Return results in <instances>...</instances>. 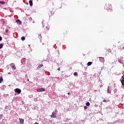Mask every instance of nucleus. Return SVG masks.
Wrapping results in <instances>:
<instances>
[{
  "label": "nucleus",
  "mask_w": 124,
  "mask_h": 124,
  "mask_svg": "<svg viewBox=\"0 0 124 124\" xmlns=\"http://www.w3.org/2000/svg\"><path fill=\"white\" fill-rule=\"evenodd\" d=\"M122 98H123V97H122Z\"/></svg>",
  "instance_id": "nucleus-37"
},
{
  "label": "nucleus",
  "mask_w": 124,
  "mask_h": 124,
  "mask_svg": "<svg viewBox=\"0 0 124 124\" xmlns=\"http://www.w3.org/2000/svg\"><path fill=\"white\" fill-rule=\"evenodd\" d=\"M58 113V110H54L52 113V115L50 116L51 118H56V114Z\"/></svg>",
  "instance_id": "nucleus-2"
},
{
  "label": "nucleus",
  "mask_w": 124,
  "mask_h": 124,
  "mask_svg": "<svg viewBox=\"0 0 124 124\" xmlns=\"http://www.w3.org/2000/svg\"><path fill=\"white\" fill-rule=\"evenodd\" d=\"M5 122H6V119H3L2 118H0V123H1L2 124H4V123H5Z\"/></svg>",
  "instance_id": "nucleus-6"
},
{
  "label": "nucleus",
  "mask_w": 124,
  "mask_h": 124,
  "mask_svg": "<svg viewBox=\"0 0 124 124\" xmlns=\"http://www.w3.org/2000/svg\"><path fill=\"white\" fill-rule=\"evenodd\" d=\"M57 70H61V68H58L57 69Z\"/></svg>",
  "instance_id": "nucleus-32"
},
{
  "label": "nucleus",
  "mask_w": 124,
  "mask_h": 124,
  "mask_svg": "<svg viewBox=\"0 0 124 124\" xmlns=\"http://www.w3.org/2000/svg\"><path fill=\"white\" fill-rule=\"evenodd\" d=\"M111 7H112V6L111 4L109 3H106V6H105V9L106 10H108V11H113V10L111 9Z\"/></svg>",
  "instance_id": "nucleus-1"
},
{
  "label": "nucleus",
  "mask_w": 124,
  "mask_h": 124,
  "mask_svg": "<svg viewBox=\"0 0 124 124\" xmlns=\"http://www.w3.org/2000/svg\"><path fill=\"white\" fill-rule=\"evenodd\" d=\"M112 90V87L111 86H108V90L107 92L108 93H111V92Z\"/></svg>",
  "instance_id": "nucleus-4"
},
{
  "label": "nucleus",
  "mask_w": 124,
  "mask_h": 124,
  "mask_svg": "<svg viewBox=\"0 0 124 124\" xmlns=\"http://www.w3.org/2000/svg\"><path fill=\"white\" fill-rule=\"evenodd\" d=\"M68 94L69 95H70V94H71V93H68Z\"/></svg>",
  "instance_id": "nucleus-33"
},
{
  "label": "nucleus",
  "mask_w": 124,
  "mask_h": 124,
  "mask_svg": "<svg viewBox=\"0 0 124 124\" xmlns=\"http://www.w3.org/2000/svg\"><path fill=\"white\" fill-rule=\"evenodd\" d=\"M1 40H2V37L0 36V41H1Z\"/></svg>",
  "instance_id": "nucleus-25"
},
{
  "label": "nucleus",
  "mask_w": 124,
  "mask_h": 124,
  "mask_svg": "<svg viewBox=\"0 0 124 124\" xmlns=\"http://www.w3.org/2000/svg\"><path fill=\"white\" fill-rule=\"evenodd\" d=\"M121 82L122 86H124V79H122Z\"/></svg>",
  "instance_id": "nucleus-15"
},
{
  "label": "nucleus",
  "mask_w": 124,
  "mask_h": 124,
  "mask_svg": "<svg viewBox=\"0 0 124 124\" xmlns=\"http://www.w3.org/2000/svg\"><path fill=\"white\" fill-rule=\"evenodd\" d=\"M37 92H45V89L44 88H39L37 90Z\"/></svg>",
  "instance_id": "nucleus-8"
},
{
  "label": "nucleus",
  "mask_w": 124,
  "mask_h": 124,
  "mask_svg": "<svg viewBox=\"0 0 124 124\" xmlns=\"http://www.w3.org/2000/svg\"><path fill=\"white\" fill-rule=\"evenodd\" d=\"M15 93H16L20 94L22 92V91H21V89L19 88H16V89H15Z\"/></svg>",
  "instance_id": "nucleus-3"
},
{
  "label": "nucleus",
  "mask_w": 124,
  "mask_h": 124,
  "mask_svg": "<svg viewBox=\"0 0 124 124\" xmlns=\"http://www.w3.org/2000/svg\"><path fill=\"white\" fill-rule=\"evenodd\" d=\"M118 62L120 63H122V62H123V57H121L120 58H118Z\"/></svg>",
  "instance_id": "nucleus-10"
},
{
  "label": "nucleus",
  "mask_w": 124,
  "mask_h": 124,
  "mask_svg": "<svg viewBox=\"0 0 124 124\" xmlns=\"http://www.w3.org/2000/svg\"><path fill=\"white\" fill-rule=\"evenodd\" d=\"M50 13L51 14V15H54L53 12H52V11H50Z\"/></svg>",
  "instance_id": "nucleus-27"
},
{
  "label": "nucleus",
  "mask_w": 124,
  "mask_h": 124,
  "mask_svg": "<svg viewBox=\"0 0 124 124\" xmlns=\"http://www.w3.org/2000/svg\"><path fill=\"white\" fill-rule=\"evenodd\" d=\"M92 64H93V62H89L87 63V66H90L92 65Z\"/></svg>",
  "instance_id": "nucleus-14"
},
{
  "label": "nucleus",
  "mask_w": 124,
  "mask_h": 124,
  "mask_svg": "<svg viewBox=\"0 0 124 124\" xmlns=\"http://www.w3.org/2000/svg\"><path fill=\"white\" fill-rule=\"evenodd\" d=\"M107 101H106V100H104L103 101V102H106Z\"/></svg>",
  "instance_id": "nucleus-31"
},
{
  "label": "nucleus",
  "mask_w": 124,
  "mask_h": 124,
  "mask_svg": "<svg viewBox=\"0 0 124 124\" xmlns=\"http://www.w3.org/2000/svg\"><path fill=\"white\" fill-rule=\"evenodd\" d=\"M84 108L85 109H86L88 108V107L86 106H84Z\"/></svg>",
  "instance_id": "nucleus-29"
},
{
  "label": "nucleus",
  "mask_w": 124,
  "mask_h": 124,
  "mask_svg": "<svg viewBox=\"0 0 124 124\" xmlns=\"http://www.w3.org/2000/svg\"><path fill=\"white\" fill-rule=\"evenodd\" d=\"M42 24L43 25V28H44V24H45V21L44 20H43L42 22Z\"/></svg>",
  "instance_id": "nucleus-20"
},
{
  "label": "nucleus",
  "mask_w": 124,
  "mask_h": 124,
  "mask_svg": "<svg viewBox=\"0 0 124 124\" xmlns=\"http://www.w3.org/2000/svg\"><path fill=\"white\" fill-rule=\"evenodd\" d=\"M68 120H69V119H68V118H67V121Z\"/></svg>",
  "instance_id": "nucleus-36"
},
{
  "label": "nucleus",
  "mask_w": 124,
  "mask_h": 124,
  "mask_svg": "<svg viewBox=\"0 0 124 124\" xmlns=\"http://www.w3.org/2000/svg\"><path fill=\"white\" fill-rule=\"evenodd\" d=\"M29 4L30 6H32V5H33V3H32V0H30L29 1Z\"/></svg>",
  "instance_id": "nucleus-13"
},
{
  "label": "nucleus",
  "mask_w": 124,
  "mask_h": 124,
  "mask_svg": "<svg viewBox=\"0 0 124 124\" xmlns=\"http://www.w3.org/2000/svg\"><path fill=\"white\" fill-rule=\"evenodd\" d=\"M19 122L20 124H24V119L22 118H19Z\"/></svg>",
  "instance_id": "nucleus-11"
},
{
  "label": "nucleus",
  "mask_w": 124,
  "mask_h": 124,
  "mask_svg": "<svg viewBox=\"0 0 124 124\" xmlns=\"http://www.w3.org/2000/svg\"><path fill=\"white\" fill-rule=\"evenodd\" d=\"M122 80H124V75H123L122 77Z\"/></svg>",
  "instance_id": "nucleus-26"
},
{
  "label": "nucleus",
  "mask_w": 124,
  "mask_h": 124,
  "mask_svg": "<svg viewBox=\"0 0 124 124\" xmlns=\"http://www.w3.org/2000/svg\"><path fill=\"white\" fill-rule=\"evenodd\" d=\"M43 66V64H42L39 65L36 68V70H38V69H40V68L41 67H42Z\"/></svg>",
  "instance_id": "nucleus-12"
},
{
  "label": "nucleus",
  "mask_w": 124,
  "mask_h": 124,
  "mask_svg": "<svg viewBox=\"0 0 124 124\" xmlns=\"http://www.w3.org/2000/svg\"><path fill=\"white\" fill-rule=\"evenodd\" d=\"M74 76H78V73H77V72H75V73H74Z\"/></svg>",
  "instance_id": "nucleus-22"
},
{
  "label": "nucleus",
  "mask_w": 124,
  "mask_h": 124,
  "mask_svg": "<svg viewBox=\"0 0 124 124\" xmlns=\"http://www.w3.org/2000/svg\"><path fill=\"white\" fill-rule=\"evenodd\" d=\"M90 105H91V104H90V102H87V103H86V106H90Z\"/></svg>",
  "instance_id": "nucleus-17"
},
{
  "label": "nucleus",
  "mask_w": 124,
  "mask_h": 124,
  "mask_svg": "<svg viewBox=\"0 0 124 124\" xmlns=\"http://www.w3.org/2000/svg\"><path fill=\"white\" fill-rule=\"evenodd\" d=\"M39 38L40 39L41 38H42V37H41V35H39Z\"/></svg>",
  "instance_id": "nucleus-24"
},
{
  "label": "nucleus",
  "mask_w": 124,
  "mask_h": 124,
  "mask_svg": "<svg viewBox=\"0 0 124 124\" xmlns=\"http://www.w3.org/2000/svg\"><path fill=\"white\" fill-rule=\"evenodd\" d=\"M0 3L1 4H5V2L0 0Z\"/></svg>",
  "instance_id": "nucleus-18"
},
{
  "label": "nucleus",
  "mask_w": 124,
  "mask_h": 124,
  "mask_svg": "<svg viewBox=\"0 0 124 124\" xmlns=\"http://www.w3.org/2000/svg\"><path fill=\"white\" fill-rule=\"evenodd\" d=\"M16 22L17 24V25H21L22 24V21L20 19H16Z\"/></svg>",
  "instance_id": "nucleus-5"
},
{
  "label": "nucleus",
  "mask_w": 124,
  "mask_h": 124,
  "mask_svg": "<svg viewBox=\"0 0 124 124\" xmlns=\"http://www.w3.org/2000/svg\"><path fill=\"white\" fill-rule=\"evenodd\" d=\"M5 32H6V33H7V32H8V30H5Z\"/></svg>",
  "instance_id": "nucleus-28"
},
{
  "label": "nucleus",
  "mask_w": 124,
  "mask_h": 124,
  "mask_svg": "<svg viewBox=\"0 0 124 124\" xmlns=\"http://www.w3.org/2000/svg\"><path fill=\"white\" fill-rule=\"evenodd\" d=\"M28 46H29V47H31V45H28Z\"/></svg>",
  "instance_id": "nucleus-34"
},
{
  "label": "nucleus",
  "mask_w": 124,
  "mask_h": 124,
  "mask_svg": "<svg viewBox=\"0 0 124 124\" xmlns=\"http://www.w3.org/2000/svg\"><path fill=\"white\" fill-rule=\"evenodd\" d=\"M13 65V66H12ZM10 66H12V68L14 70H16V66L15 65L14 63H11L10 64Z\"/></svg>",
  "instance_id": "nucleus-7"
},
{
  "label": "nucleus",
  "mask_w": 124,
  "mask_h": 124,
  "mask_svg": "<svg viewBox=\"0 0 124 124\" xmlns=\"http://www.w3.org/2000/svg\"><path fill=\"white\" fill-rule=\"evenodd\" d=\"M99 61L101 62H104V58L103 57H99Z\"/></svg>",
  "instance_id": "nucleus-9"
},
{
  "label": "nucleus",
  "mask_w": 124,
  "mask_h": 124,
  "mask_svg": "<svg viewBox=\"0 0 124 124\" xmlns=\"http://www.w3.org/2000/svg\"><path fill=\"white\" fill-rule=\"evenodd\" d=\"M2 47H3V44H0V49H2Z\"/></svg>",
  "instance_id": "nucleus-19"
},
{
  "label": "nucleus",
  "mask_w": 124,
  "mask_h": 124,
  "mask_svg": "<svg viewBox=\"0 0 124 124\" xmlns=\"http://www.w3.org/2000/svg\"><path fill=\"white\" fill-rule=\"evenodd\" d=\"M1 116H2V115H0V118L1 117Z\"/></svg>",
  "instance_id": "nucleus-35"
},
{
  "label": "nucleus",
  "mask_w": 124,
  "mask_h": 124,
  "mask_svg": "<svg viewBox=\"0 0 124 124\" xmlns=\"http://www.w3.org/2000/svg\"><path fill=\"white\" fill-rule=\"evenodd\" d=\"M46 29L47 31H49V28L48 27H46Z\"/></svg>",
  "instance_id": "nucleus-30"
},
{
  "label": "nucleus",
  "mask_w": 124,
  "mask_h": 124,
  "mask_svg": "<svg viewBox=\"0 0 124 124\" xmlns=\"http://www.w3.org/2000/svg\"><path fill=\"white\" fill-rule=\"evenodd\" d=\"M21 39L22 40V41H24V40L26 39V37L25 36H23L21 38Z\"/></svg>",
  "instance_id": "nucleus-16"
},
{
  "label": "nucleus",
  "mask_w": 124,
  "mask_h": 124,
  "mask_svg": "<svg viewBox=\"0 0 124 124\" xmlns=\"http://www.w3.org/2000/svg\"><path fill=\"white\" fill-rule=\"evenodd\" d=\"M3 81V78H2V77L0 78V84Z\"/></svg>",
  "instance_id": "nucleus-21"
},
{
  "label": "nucleus",
  "mask_w": 124,
  "mask_h": 124,
  "mask_svg": "<svg viewBox=\"0 0 124 124\" xmlns=\"http://www.w3.org/2000/svg\"><path fill=\"white\" fill-rule=\"evenodd\" d=\"M113 91L114 92V93H117V88H115Z\"/></svg>",
  "instance_id": "nucleus-23"
}]
</instances>
